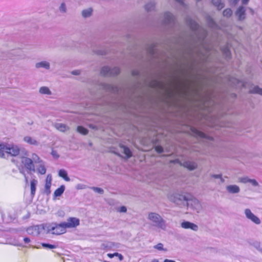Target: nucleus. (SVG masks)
Returning a JSON list of instances; mask_svg holds the SVG:
<instances>
[{
    "label": "nucleus",
    "mask_w": 262,
    "mask_h": 262,
    "mask_svg": "<svg viewBox=\"0 0 262 262\" xmlns=\"http://www.w3.org/2000/svg\"><path fill=\"white\" fill-rule=\"evenodd\" d=\"M187 24L192 29L193 34L187 43L186 52L191 57L194 54L200 57L207 56L210 47L207 45L205 39L207 35L206 30L200 28L195 21L191 19L187 20Z\"/></svg>",
    "instance_id": "nucleus-1"
},
{
    "label": "nucleus",
    "mask_w": 262,
    "mask_h": 262,
    "mask_svg": "<svg viewBox=\"0 0 262 262\" xmlns=\"http://www.w3.org/2000/svg\"><path fill=\"white\" fill-rule=\"evenodd\" d=\"M147 219L154 227L162 230H165L166 228V221L159 214L156 212H149L147 215Z\"/></svg>",
    "instance_id": "nucleus-2"
},
{
    "label": "nucleus",
    "mask_w": 262,
    "mask_h": 262,
    "mask_svg": "<svg viewBox=\"0 0 262 262\" xmlns=\"http://www.w3.org/2000/svg\"><path fill=\"white\" fill-rule=\"evenodd\" d=\"M47 231L53 234L60 235L67 232V229L63 222L60 224L52 223L47 227Z\"/></svg>",
    "instance_id": "nucleus-3"
},
{
    "label": "nucleus",
    "mask_w": 262,
    "mask_h": 262,
    "mask_svg": "<svg viewBox=\"0 0 262 262\" xmlns=\"http://www.w3.org/2000/svg\"><path fill=\"white\" fill-rule=\"evenodd\" d=\"M189 194L174 193L171 196L170 200L177 205L182 207L186 205L187 201L189 199Z\"/></svg>",
    "instance_id": "nucleus-4"
},
{
    "label": "nucleus",
    "mask_w": 262,
    "mask_h": 262,
    "mask_svg": "<svg viewBox=\"0 0 262 262\" xmlns=\"http://www.w3.org/2000/svg\"><path fill=\"white\" fill-rule=\"evenodd\" d=\"M186 205L191 207L197 213L200 212L202 210V206L200 201L190 194Z\"/></svg>",
    "instance_id": "nucleus-5"
},
{
    "label": "nucleus",
    "mask_w": 262,
    "mask_h": 262,
    "mask_svg": "<svg viewBox=\"0 0 262 262\" xmlns=\"http://www.w3.org/2000/svg\"><path fill=\"white\" fill-rule=\"evenodd\" d=\"M120 70L117 67L111 69L108 67L105 66L102 68L100 74L103 76H112L118 75Z\"/></svg>",
    "instance_id": "nucleus-6"
},
{
    "label": "nucleus",
    "mask_w": 262,
    "mask_h": 262,
    "mask_svg": "<svg viewBox=\"0 0 262 262\" xmlns=\"http://www.w3.org/2000/svg\"><path fill=\"white\" fill-rule=\"evenodd\" d=\"M20 148L15 144H6L5 148V152L10 155L12 156H17L20 152Z\"/></svg>",
    "instance_id": "nucleus-7"
},
{
    "label": "nucleus",
    "mask_w": 262,
    "mask_h": 262,
    "mask_svg": "<svg viewBox=\"0 0 262 262\" xmlns=\"http://www.w3.org/2000/svg\"><path fill=\"white\" fill-rule=\"evenodd\" d=\"M43 230H44V226L43 225H40L29 227L27 228L26 231L30 235L37 236Z\"/></svg>",
    "instance_id": "nucleus-8"
},
{
    "label": "nucleus",
    "mask_w": 262,
    "mask_h": 262,
    "mask_svg": "<svg viewBox=\"0 0 262 262\" xmlns=\"http://www.w3.org/2000/svg\"><path fill=\"white\" fill-rule=\"evenodd\" d=\"M64 226L67 228H74L80 224V220L75 217H70L67 219L66 222H63Z\"/></svg>",
    "instance_id": "nucleus-9"
},
{
    "label": "nucleus",
    "mask_w": 262,
    "mask_h": 262,
    "mask_svg": "<svg viewBox=\"0 0 262 262\" xmlns=\"http://www.w3.org/2000/svg\"><path fill=\"white\" fill-rule=\"evenodd\" d=\"M244 213L246 218L256 225H259L261 223L260 220L255 215H254L250 209H245Z\"/></svg>",
    "instance_id": "nucleus-10"
},
{
    "label": "nucleus",
    "mask_w": 262,
    "mask_h": 262,
    "mask_svg": "<svg viewBox=\"0 0 262 262\" xmlns=\"http://www.w3.org/2000/svg\"><path fill=\"white\" fill-rule=\"evenodd\" d=\"M21 162L27 169L33 172L35 171L34 165L33 163L32 160L31 158L22 157L21 158Z\"/></svg>",
    "instance_id": "nucleus-11"
},
{
    "label": "nucleus",
    "mask_w": 262,
    "mask_h": 262,
    "mask_svg": "<svg viewBox=\"0 0 262 262\" xmlns=\"http://www.w3.org/2000/svg\"><path fill=\"white\" fill-rule=\"evenodd\" d=\"M246 8L243 6H240L235 12V15L239 21H243L246 18Z\"/></svg>",
    "instance_id": "nucleus-12"
},
{
    "label": "nucleus",
    "mask_w": 262,
    "mask_h": 262,
    "mask_svg": "<svg viewBox=\"0 0 262 262\" xmlns=\"http://www.w3.org/2000/svg\"><path fill=\"white\" fill-rule=\"evenodd\" d=\"M163 22L165 25L174 24L175 17L171 13L166 12L164 14Z\"/></svg>",
    "instance_id": "nucleus-13"
},
{
    "label": "nucleus",
    "mask_w": 262,
    "mask_h": 262,
    "mask_svg": "<svg viewBox=\"0 0 262 262\" xmlns=\"http://www.w3.org/2000/svg\"><path fill=\"white\" fill-rule=\"evenodd\" d=\"M181 226L182 228L185 229H190L194 231H196L199 229V227L197 225L188 221H184L182 222Z\"/></svg>",
    "instance_id": "nucleus-14"
},
{
    "label": "nucleus",
    "mask_w": 262,
    "mask_h": 262,
    "mask_svg": "<svg viewBox=\"0 0 262 262\" xmlns=\"http://www.w3.org/2000/svg\"><path fill=\"white\" fill-rule=\"evenodd\" d=\"M52 176L50 174H48L46 180V184L45 186V192L49 195L51 193L50 188L51 186Z\"/></svg>",
    "instance_id": "nucleus-15"
},
{
    "label": "nucleus",
    "mask_w": 262,
    "mask_h": 262,
    "mask_svg": "<svg viewBox=\"0 0 262 262\" xmlns=\"http://www.w3.org/2000/svg\"><path fill=\"white\" fill-rule=\"evenodd\" d=\"M35 67L36 69L43 68L45 70H49L51 65L49 61L43 60L36 63Z\"/></svg>",
    "instance_id": "nucleus-16"
},
{
    "label": "nucleus",
    "mask_w": 262,
    "mask_h": 262,
    "mask_svg": "<svg viewBox=\"0 0 262 262\" xmlns=\"http://www.w3.org/2000/svg\"><path fill=\"white\" fill-rule=\"evenodd\" d=\"M226 190L229 193H238L240 191V188L236 185H229L226 187Z\"/></svg>",
    "instance_id": "nucleus-17"
},
{
    "label": "nucleus",
    "mask_w": 262,
    "mask_h": 262,
    "mask_svg": "<svg viewBox=\"0 0 262 262\" xmlns=\"http://www.w3.org/2000/svg\"><path fill=\"white\" fill-rule=\"evenodd\" d=\"M183 165L190 170H193L196 169L198 166L196 163L190 161H185Z\"/></svg>",
    "instance_id": "nucleus-18"
},
{
    "label": "nucleus",
    "mask_w": 262,
    "mask_h": 262,
    "mask_svg": "<svg viewBox=\"0 0 262 262\" xmlns=\"http://www.w3.org/2000/svg\"><path fill=\"white\" fill-rule=\"evenodd\" d=\"M54 126L57 129L62 132H65L69 129V127L67 125L60 123H55Z\"/></svg>",
    "instance_id": "nucleus-19"
},
{
    "label": "nucleus",
    "mask_w": 262,
    "mask_h": 262,
    "mask_svg": "<svg viewBox=\"0 0 262 262\" xmlns=\"http://www.w3.org/2000/svg\"><path fill=\"white\" fill-rule=\"evenodd\" d=\"M36 167V171L41 174H45L46 172V168L43 162H40Z\"/></svg>",
    "instance_id": "nucleus-20"
},
{
    "label": "nucleus",
    "mask_w": 262,
    "mask_h": 262,
    "mask_svg": "<svg viewBox=\"0 0 262 262\" xmlns=\"http://www.w3.org/2000/svg\"><path fill=\"white\" fill-rule=\"evenodd\" d=\"M58 175L67 182L70 181V178L68 176L67 172L64 169H60L58 172Z\"/></svg>",
    "instance_id": "nucleus-21"
},
{
    "label": "nucleus",
    "mask_w": 262,
    "mask_h": 262,
    "mask_svg": "<svg viewBox=\"0 0 262 262\" xmlns=\"http://www.w3.org/2000/svg\"><path fill=\"white\" fill-rule=\"evenodd\" d=\"M122 152L126 156L127 159L130 158L132 156V154L130 149L123 145L121 146Z\"/></svg>",
    "instance_id": "nucleus-22"
},
{
    "label": "nucleus",
    "mask_w": 262,
    "mask_h": 262,
    "mask_svg": "<svg viewBox=\"0 0 262 262\" xmlns=\"http://www.w3.org/2000/svg\"><path fill=\"white\" fill-rule=\"evenodd\" d=\"M212 3L219 10L225 6L224 3L222 2L221 0H212Z\"/></svg>",
    "instance_id": "nucleus-23"
},
{
    "label": "nucleus",
    "mask_w": 262,
    "mask_h": 262,
    "mask_svg": "<svg viewBox=\"0 0 262 262\" xmlns=\"http://www.w3.org/2000/svg\"><path fill=\"white\" fill-rule=\"evenodd\" d=\"M37 181L35 179H33L31 181L30 186H31V195L34 196L35 193L36 191V186L37 184Z\"/></svg>",
    "instance_id": "nucleus-24"
},
{
    "label": "nucleus",
    "mask_w": 262,
    "mask_h": 262,
    "mask_svg": "<svg viewBox=\"0 0 262 262\" xmlns=\"http://www.w3.org/2000/svg\"><path fill=\"white\" fill-rule=\"evenodd\" d=\"M24 140L26 142H27L31 145H37L38 144V142L35 139H34V138H32V137H29V136H26V137H24Z\"/></svg>",
    "instance_id": "nucleus-25"
},
{
    "label": "nucleus",
    "mask_w": 262,
    "mask_h": 262,
    "mask_svg": "<svg viewBox=\"0 0 262 262\" xmlns=\"http://www.w3.org/2000/svg\"><path fill=\"white\" fill-rule=\"evenodd\" d=\"M104 89L113 93H116L118 91V88L111 84H105L104 85Z\"/></svg>",
    "instance_id": "nucleus-26"
},
{
    "label": "nucleus",
    "mask_w": 262,
    "mask_h": 262,
    "mask_svg": "<svg viewBox=\"0 0 262 262\" xmlns=\"http://www.w3.org/2000/svg\"><path fill=\"white\" fill-rule=\"evenodd\" d=\"M65 190L64 185H61L59 188H57L54 193V195L55 197L60 196L63 193Z\"/></svg>",
    "instance_id": "nucleus-27"
},
{
    "label": "nucleus",
    "mask_w": 262,
    "mask_h": 262,
    "mask_svg": "<svg viewBox=\"0 0 262 262\" xmlns=\"http://www.w3.org/2000/svg\"><path fill=\"white\" fill-rule=\"evenodd\" d=\"M155 3L154 1H151L148 3L145 6V9L147 11H151L154 10L155 7Z\"/></svg>",
    "instance_id": "nucleus-28"
},
{
    "label": "nucleus",
    "mask_w": 262,
    "mask_h": 262,
    "mask_svg": "<svg viewBox=\"0 0 262 262\" xmlns=\"http://www.w3.org/2000/svg\"><path fill=\"white\" fill-rule=\"evenodd\" d=\"M92 11H93V10L92 8H88V9L83 10L81 12L82 17L84 18H87V17H90L92 15Z\"/></svg>",
    "instance_id": "nucleus-29"
},
{
    "label": "nucleus",
    "mask_w": 262,
    "mask_h": 262,
    "mask_svg": "<svg viewBox=\"0 0 262 262\" xmlns=\"http://www.w3.org/2000/svg\"><path fill=\"white\" fill-rule=\"evenodd\" d=\"M221 50L223 54L226 58H230L231 56V53L228 46H225L222 47Z\"/></svg>",
    "instance_id": "nucleus-30"
},
{
    "label": "nucleus",
    "mask_w": 262,
    "mask_h": 262,
    "mask_svg": "<svg viewBox=\"0 0 262 262\" xmlns=\"http://www.w3.org/2000/svg\"><path fill=\"white\" fill-rule=\"evenodd\" d=\"M39 92L41 94L45 95H51V91L50 90L49 88L47 86H42L39 89Z\"/></svg>",
    "instance_id": "nucleus-31"
},
{
    "label": "nucleus",
    "mask_w": 262,
    "mask_h": 262,
    "mask_svg": "<svg viewBox=\"0 0 262 262\" xmlns=\"http://www.w3.org/2000/svg\"><path fill=\"white\" fill-rule=\"evenodd\" d=\"M207 23L209 26L212 28H215L217 27V25L213 19L210 17H208L207 19Z\"/></svg>",
    "instance_id": "nucleus-32"
},
{
    "label": "nucleus",
    "mask_w": 262,
    "mask_h": 262,
    "mask_svg": "<svg viewBox=\"0 0 262 262\" xmlns=\"http://www.w3.org/2000/svg\"><path fill=\"white\" fill-rule=\"evenodd\" d=\"M232 11L230 8L225 9L223 12V15L226 17H230L232 15Z\"/></svg>",
    "instance_id": "nucleus-33"
},
{
    "label": "nucleus",
    "mask_w": 262,
    "mask_h": 262,
    "mask_svg": "<svg viewBox=\"0 0 262 262\" xmlns=\"http://www.w3.org/2000/svg\"><path fill=\"white\" fill-rule=\"evenodd\" d=\"M77 131L83 135H85L88 133V130L81 126H78L77 127Z\"/></svg>",
    "instance_id": "nucleus-34"
},
{
    "label": "nucleus",
    "mask_w": 262,
    "mask_h": 262,
    "mask_svg": "<svg viewBox=\"0 0 262 262\" xmlns=\"http://www.w3.org/2000/svg\"><path fill=\"white\" fill-rule=\"evenodd\" d=\"M6 147V144L0 143V157H4L5 156L4 152H5V148Z\"/></svg>",
    "instance_id": "nucleus-35"
},
{
    "label": "nucleus",
    "mask_w": 262,
    "mask_h": 262,
    "mask_svg": "<svg viewBox=\"0 0 262 262\" xmlns=\"http://www.w3.org/2000/svg\"><path fill=\"white\" fill-rule=\"evenodd\" d=\"M59 10L60 13H66L67 12V8L66 5L64 3H62L59 7Z\"/></svg>",
    "instance_id": "nucleus-36"
},
{
    "label": "nucleus",
    "mask_w": 262,
    "mask_h": 262,
    "mask_svg": "<svg viewBox=\"0 0 262 262\" xmlns=\"http://www.w3.org/2000/svg\"><path fill=\"white\" fill-rule=\"evenodd\" d=\"M107 256L110 258H113L115 256H119V259L120 260H122L123 259V256H122V255L120 254V253H117V252L114 253L113 254L108 253L107 254Z\"/></svg>",
    "instance_id": "nucleus-37"
},
{
    "label": "nucleus",
    "mask_w": 262,
    "mask_h": 262,
    "mask_svg": "<svg viewBox=\"0 0 262 262\" xmlns=\"http://www.w3.org/2000/svg\"><path fill=\"white\" fill-rule=\"evenodd\" d=\"M251 92L262 95V89L259 88L258 86H255L251 90Z\"/></svg>",
    "instance_id": "nucleus-38"
},
{
    "label": "nucleus",
    "mask_w": 262,
    "mask_h": 262,
    "mask_svg": "<svg viewBox=\"0 0 262 262\" xmlns=\"http://www.w3.org/2000/svg\"><path fill=\"white\" fill-rule=\"evenodd\" d=\"M31 159L33 161V163H39L40 162H42V161L40 159L39 157L35 154H33L32 155Z\"/></svg>",
    "instance_id": "nucleus-39"
},
{
    "label": "nucleus",
    "mask_w": 262,
    "mask_h": 262,
    "mask_svg": "<svg viewBox=\"0 0 262 262\" xmlns=\"http://www.w3.org/2000/svg\"><path fill=\"white\" fill-rule=\"evenodd\" d=\"M253 246L259 251L262 253V243L255 242L253 243Z\"/></svg>",
    "instance_id": "nucleus-40"
},
{
    "label": "nucleus",
    "mask_w": 262,
    "mask_h": 262,
    "mask_svg": "<svg viewBox=\"0 0 262 262\" xmlns=\"http://www.w3.org/2000/svg\"><path fill=\"white\" fill-rule=\"evenodd\" d=\"M41 246L43 248H46V249H54L56 248V246L53 245L47 244V243H42Z\"/></svg>",
    "instance_id": "nucleus-41"
},
{
    "label": "nucleus",
    "mask_w": 262,
    "mask_h": 262,
    "mask_svg": "<svg viewBox=\"0 0 262 262\" xmlns=\"http://www.w3.org/2000/svg\"><path fill=\"white\" fill-rule=\"evenodd\" d=\"M154 248L160 251H167L166 249L163 248V244L162 243L158 244L157 245L154 246Z\"/></svg>",
    "instance_id": "nucleus-42"
},
{
    "label": "nucleus",
    "mask_w": 262,
    "mask_h": 262,
    "mask_svg": "<svg viewBox=\"0 0 262 262\" xmlns=\"http://www.w3.org/2000/svg\"><path fill=\"white\" fill-rule=\"evenodd\" d=\"M91 189L94 191L95 192L98 193L99 194H103L104 193V190L101 188L93 187Z\"/></svg>",
    "instance_id": "nucleus-43"
},
{
    "label": "nucleus",
    "mask_w": 262,
    "mask_h": 262,
    "mask_svg": "<svg viewBox=\"0 0 262 262\" xmlns=\"http://www.w3.org/2000/svg\"><path fill=\"white\" fill-rule=\"evenodd\" d=\"M250 179L248 177L241 178L239 179V181L241 183L246 184L249 182Z\"/></svg>",
    "instance_id": "nucleus-44"
},
{
    "label": "nucleus",
    "mask_w": 262,
    "mask_h": 262,
    "mask_svg": "<svg viewBox=\"0 0 262 262\" xmlns=\"http://www.w3.org/2000/svg\"><path fill=\"white\" fill-rule=\"evenodd\" d=\"M253 186H257L258 185V182L255 179H250L249 182Z\"/></svg>",
    "instance_id": "nucleus-45"
},
{
    "label": "nucleus",
    "mask_w": 262,
    "mask_h": 262,
    "mask_svg": "<svg viewBox=\"0 0 262 262\" xmlns=\"http://www.w3.org/2000/svg\"><path fill=\"white\" fill-rule=\"evenodd\" d=\"M118 211L119 212L125 213L127 211V209L125 206H121L118 209Z\"/></svg>",
    "instance_id": "nucleus-46"
},
{
    "label": "nucleus",
    "mask_w": 262,
    "mask_h": 262,
    "mask_svg": "<svg viewBox=\"0 0 262 262\" xmlns=\"http://www.w3.org/2000/svg\"><path fill=\"white\" fill-rule=\"evenodd\" d=\"M156 151L158 153H162L163 152V148L161 146H157L155 148Z\"/></svg>",
    "instance_id": "nucleus-47"
},
{
    "label": "nucleus",
    "mask_w": 262,
    "mask_h": 262,
    "mask_svg": "<svg viewBox=\"0 0 262 262\" xmlns=\"http://www.w3.org/2000/svg\"><path fill=\"white\" fill-rule=\"evenodd\" d=\"M51 155H52V156L54 158H55L56 159H57L59 157V155L57 154V151L55 150H52L51 152Z\"/></svg>",
    "instance_id": "nucleus-48"
},
{
    "label": "nucleus",
    "mask_w": 262,
    "mask_h": 262,
    "mask_svg": "<svg viewBox=\"0 0 262 262\" xmlns=\"http://www.w3.org/2000/svg\"><path fill=\"white\" fill-rule=\"evenodd\" d=\"M71 73L74 75H79L81 73V71L78 70H74L72 71Z\"/></svg>",
    "instance_id": "nucleus-49"
},
{
    "label": "nucleus",
    "mask_w": 262,
    "mask_h": 262,
    "mask_svg": "<svg viewBox=\"0 0 262 262\" xmlns=\"http://www.w3.org/2000/svg\"><path fill=\"white\" fill-rule=\"evenodd\" d=\"M221 176H222V174H212L211 176V178H214V179H220V178H221Z\"/></svg>",
    "instance_id": "nucleus-50"
},
{
    "label": "nucleus",
    "mask_w": 262,
    "mask_h": 262,
    "mask_svg": "<svg viewBox=\"0 0 262 262\" xmlns=\"http://www.w3.org/2000/svg\"><path fill=\"white\" fill-rule=\"evenodd\" d=\"M196 134L199 136L202 137V138H205V135L204 133L200 132V131H196Z\"/></svg>",
    "instance_id": "nucleus-51"
},
{
    "label": "nucleus",
    "mask_w": 262,
    "mask_h": 262,
    "mask_svg": "<svg viewBox=\"0 0 262 262\" xmlns=\"http://www.w3.org/2000/svg\"><path fill=\"white\" fill-rule=\"evenodd\" d=\"M132 75L134 76H136L139 75V71L138 70H134L132 72Z\"/></svg>",
    "instance_id": "nucleus-52"
},
{
    "label": "nucleus",
    "mask_w": 262,
    "mask_h": 262,
    "mask_svg": "<svg viewBox=\"0 0 262 262\" xmlns=\"http://www.w3.org/2000/svg\"><path fill=\"white\" fill-rule=\"evenodd\" d=\"M238 1L239 0H230V3L234 5H235L238 3Z\"/></svg>",
    "instance_id": "nucleus-53"
},
{
    "label": "nucleus",
    "mask_w": 262,
    "mask_h": 262,
    "mask_svg": "<svg viewBox=\"0 0 262 262\" xmlns=\"http://www.w3.org/2000/svg\"><path fill=\"white\" fill-rule=\"evenodd\" d=\"M24 241L25 243L28 244L30 242V239L29 237H25L24 238Z\"/></svg>",
    "instance_id": "nucleus-54"
},
{
    "label": "nucleus",
    "mask_w": 262,
    "mask_h": 262,
    "mask_svg": "<svg viewBox=\"0 0 262 262\" xmlns=\"http://www.w3.org/2000/svg\"><path fill=\"white\" fill-rule=\"evenodd\" d=\"M177 2H178L180 5L182 6H184V3L183 2V0H175Z\"/></svg>",
    "instance_id": "nucleus-55"
},
{
    "label": "nucleus",
    "mask_w": 262,
    "mask_h": 262,
    "mask_svg": "<svg viewBox=\"0 0 262 262\" xmlns=\"http://www.w3.org/2000/svg\"><path fill=\"white\" fill-rule=\"evenodd\" d=\"M249 0H242V2L243 5H247L248 4Z\"/></svg>",
    "instance_id": "nucleus-56"
},
{
    "label": "nucleus",
    "mask_w": 262,
    "mask_h": 262,
    "mask_svg": "<svg viewBox=\"0 0 262 262\" xmlns=\"http://www.w3.org/2000/svg\"><path fill=\"white\" fill-rule=\"evenodd\" d=\"M163 262H176V261L173 260L166 259L164 260V261Z\"/></svg>",
    "instance_id": "nucleus-57"
},
{
    "label": "nucleus",
    "mask_w": 262,
    "mask_h": 262,
    "mask_svg": "<svg viewBox=\"0 0 262 262\" xmlns=\"http://www.w3.org/2000/svg\"><path fill=\"white\" fill-rule=\"evenodd\" d=\"M220 183H223L225 182L224 179L222 177V176H221V178H220Z\"/></svg>",
    "instance_id": "nucleus-58"
},
{
    "label": "nucleus",
    "mask_w": 262,
    "mask_h": 262,
    "mask_svg": "<svg viewBox=\"0 0 262 262\" xmlns=\"http://www.w3.org/2000/svg\"><path fill=\"white\" fill-rule=\"evenodd\" d=\"M20 172L21 173H23V174H24V176H25V178L26 182V183H28V179H27V178L26 177V176L25 174L24 173V172H23L21 170H20Z\"/></svg>",
    "instance_id": "nucleus-59"
},
{
    "label": "nucleus",
    "mask_w": 262,
    "mask_h": 262,
    "mask_svg": "<svg viewBox=\"0 0 262 262\" xmlns=\"http://www.w3.org/2000/svg\"><path fill=\"white\" fill-rule=\"evenodd\" d=\"M249 9L250 11L251 14H254V10H253V9L251 8H249Z\"/></svg>",
    "instance_id": "nucleus-60"
},
{
    "label": "nucleus",
    "mask_w": 262,
    "mask_h": 262,
    "mask_svg": "<svg viewBox=\"0 0 262 262\" xmlns=\"http://www.w3.org/2000/svg\"><path fill=\"white\" fill-rule=\"evenodd\" d=\"M149 52H150V53L151 54L154 55V49L151 50Z\"/></svg>",
    "instance_id": "nucleus-61"
},
{
    "label": "nucleus",
    "mask_w": 262,
    "mask_h": 262,
    "mask_svg": "<svg viewBox=\"0 0 262 262\" xmlns=\"http://www.w3.org/2000/svg\"><path fill=\"white\" fill-rule=\"evenodd\" d=\"M77 188H78V189H82V187H81V186H79V185H78L77 186Z\"/></svg>",
    "instance_id": "nucleus-62"
},
{
    "label": "nucleus",
    "mask_w": 262,
    "mask_h": 262,
    "mask_svg": "<svg viewBox=\"0 0 262 262\" xmlns=\"http://www.w3.org/2000/svg\"><path fill=\"white\" fill-rule=\"evenodd\" d=\"M77 188H78V189H82V187H81V186H79V185H78L77 186Z\"/></svg>",
    "instance_id": "nucleus-63"
},
{
    "label": "nucleus",
    "mask_w": 262,
    "mask_h": 262,
    "mask_svg": "<svg viewBox=\"0 0 262 262\" xmlns=\"http://www.w3.org/2000/svg\"><path fill=\"white\" fill-rule=\"evenodd\" d=\"M156 84L158 85H161V84L159 82H158V81H156Z\"/></svg>",
    "instance_id": "nucleus-64"
}]
</instances>
